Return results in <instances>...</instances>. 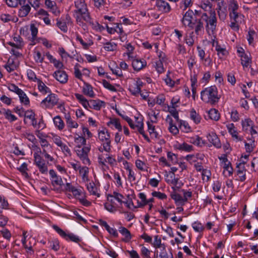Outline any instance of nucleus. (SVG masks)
I'll return each instance as SVG.
<instances>
[{
	"instance_id": "18",
	"label": "nucleus",
	"mask_w": 258,
	"mask_h": 258,
	"mask_svg": "<svg viewBox=\"0 0 258 258\" xmlns=\"http://www.w3.org/2000/svg\"><path fill=\"white\" fill-rule=\"evenodd\" d=\"M207 138L208 141L213 144L215 147L220 148L221 147V144L219 138L215 132H212L209 133Z\"/></svg>"
},
{
	"instance_id": "51",
	"label": "nucleus",
	"mask_w": 258,
	"mask_h": 258,
	"mask_svg": "<svg viewBox=\"0 0 258 258\" xmlns=\"http://www.w3.org/2000/svg\"><path fill=\"white\" fill-rule=\"evenodd\" d=\"M3 114L5 116L6 118L10 121H15L17 119L15 115L12 114L11 111L10 109H4Z\"/></svg>"
},
{
	"instance_id": "38",
	"label": "nucleus",
	"mask_w": 258,
	"mask_h": 258,
	"mask_svg": "<svg viewBox=\"0 0 258 258\" xmlns=\"http://www.w3.org/2000/svg\"><path fill=\"white\" fill-rule=\"evenodd\" d=\"M55 126L59 131L62 130L64 127V123L61 117L59 115L55 116L53 118Z\"/></svg>"
},
{
	"instance_id": "56",
	"label": "nucleus",
	"mask_w": 258,
	"mask_h": 258,
	"mask_svg": "<svg viewBox=\"0 0 258 258\" xmlns=\"http://www.w3.org/2000/svg\"><path fill=\"white\" fill-rule=\"evenodd\" d=\"M48 244H49V247L55 251L59 249V243L57 239L49 241Z\"/></svg>"
},
{
	"instance_id": "29",
	"label": "nucleus",
	"mask_w": 258,
	"mask_h": 258,
	"mask_svg": "<svg viewBox=\"0 0 258 258\" xmlns=\"http://www.w3.org/2000/svg\"><path fill=\"white\" fill-rule=\"evenodd\" d=\"M136 130L138 131L141 135L143 136L144 139L148 142V143L151 142V140L146 134L145 131L144 130V123L143 122H138L137 124H136Z\"/></svg>"
},
{
	"instance_id": "53",
	"label": "nucleus",
	"mask_w": 258,
	"mask_h": 258,
	"mask_svg": "<svg viewBox=\"0 0 258 258\" xmlns=\"http://www.w3.org/2000/svg\"><path fill=\"white\" fill-rule=\"evenodd\" d=\"M192 227L198 232H202L205 229L204 226L200 222L196 221L192 224Z\"/></svg>"
},
{
	"instance_id": "1",
	"label": "nucleus",
	"mask_w": 258,
	"mask_h": 258,
	"mask_svg": "<svg viewBox=\"0 0 258 258\" xmlns=\"http://www.w3.org/2000/svg\"><path fill=\"white\" fill-rule=\"evenodd\" d=\"M74 4L76 8L74 10L75 17L77 23L80 25L84 20L86 23L93 25L85 0H75Z\"/></svg>"
},
{
	"instance_id": "39",
	"label": "nucleus",
	"mask_w": 258,
	"mask_h": 258,
	"mask_svg": "<svg viewBox=\"0 0 258 258\" xmlns=\"http://www.w3.org/2000/svg\"><path fill=\"white\" fill-rule=\"evenodd\" d=\"M239 6L237 1L230 0L228 4L229 14L233 13L238 12Z\"/></svg>"
},
{
	"instance_id": "26",
	"label": "nucleus",
	"mask_w": 258,
	"mask_h": 258,
	"mask_svg": "<svg viewBox=\"0 0 258 258\" xmlns=\"http://www.w3.org/2000/svg\"><path fill=\"white\" fill-rule=\"evenodd\" d=\"M150 121L147 122L148 131L152 138L159 139L161 136L156 131L155 126Z\"/></svg>"
},
{
	"instance_id": "50",
	"label": "nucleus",
	"mask_w": 258,
	"mask_h": 258,
	"mask_svg": "<svg viewBox=\"0 0 258 258\" xmlns=\"http://www.w3.org/2000/svg\"><path fill=\"white\" fill-rule=\"evenodd\" d=\"M58 147H59L61 149V151L64 154V156L66 157H71L72 155V153L69 147L63 142L60 144Z\"/></svg>"
},
{
	"instance_id": "2",
	"label": "nucleus",
	"mask_w": 258,
	"mask_h": 258,
	"mask_svg": "<svg viewBox=\"0 0 258 258\" xmlns=\"http://www.w3.org/2000/svg\"><path fill=\"white\" fill-rule=\"evenodd\" d=\"M201 98L206 103L212 105L217 104L220 98L217 87L213 85L205 88L201 92Z\"/></svg>"
},
{
	"instance_id": "31",
	"label": "nucleus",
	"mask_w": 258,
	"mask_h": 258,
	"mask_svg": "<svg viewBox=\"0 0 258 258\" xmlns=\"http://www.w3.org/2000/svg\"><path fill=\"white\" fill-rule=\"evenodd\" d=\"M21 6V7L19 10L18 16L20 17H26L31 10V7L29 4H24Z\"/></svg>"
},
{
	"instance_id": "7",
	"label": "nucleus",
	"mask_w": 258,
	"mask_h": 258,
	"mask_svg": "<svg viewBox=\"0 0 258 258\" xmlns=\"http://www.w3.org/2000/svg\"><path fill=\"white\" fill-rule=\"evenodd\" d=\"M49 94L40 103V105L43 108H52L58 103V99L57 95L51 93Z\"/></svg>"
},
{
	"instance_id": "45",
	"label": "nucleus",
	"mask_w": 258,
	"mask_h": 258,
	"mask_svg": "<svg viewBox=\"0 0 258 258\" xmlns=\"http://www.w3.org/2000/svg\"><path fill=\"white\" fill-rule=\"evenodd\" d=\"M75 143L77 145V146L80 148L81 146L86 145V140L85 137L81 136L76 134L74 138Z\"/></svg>"
},
{
	"instance_id": "46",
	"label": "nucleus",
	"mask_w": 258,
	"mask_h": 258,
	"mask_svg": "<svg viewBox=\"0 0 258 258\" xmlns=\"http://www.w3.org/2000/svg\"><path fill=\"white\" fill-rule=\"evenodd\" d=\"M201 8L204 11V13L211 14L212 12H215V10L212 9V4L209 2L201 3Z\"/></svg>"
},
{
	"instance_id": "62",
	"label": "nucleus",
	"mask_w": 258,
	"mask_h": 258,
	"mask_svg": "<svg viewBox=\"0 0 258 258\" xmlns=\"http://www.w3.org/2000/svg\"><path fill=\"white\" fill-rule=\"evenodd\" d=\"M56 26L63 32H67L68 31V27L66 22L62 21L60 20L56 19Z\"/></svg>"
},
{
	"instance_id": "48",
	"label": "nucleus",
	"mask_w": 258,
	"mask_h": 258,
	"mask_svg": "<svg viewBox=\"0 0 258 258\" xmlns=\"http://www.w3.org/2000/svg\"><path fill=\"white\" fill-rule=\"evenodd\" d=\"M190 117L196 124L199 123L201 120L200 115L196 112L194 109H192L190 111Z\"/></svg>"
},
{
	"instance_id": "36",
	"label": "nucleus",
	"mask_w": 258,
	"mask_h": 258,
	"mask_svg": "<svg viewBox=\"0 0 258 258\" xmlns=\"http://www.w3.org/2000/svg\"><path fill=\"white\" fill-rule=\"evenodd\" d=\"M65 119L66 121L67 126L69 130H71L72 128H76L78 127V123L72 118L70 114L66 115Z\"/></svg>"
},
{
	"instance_id": "13",
	"label": "nucleus",
	"mask_w": 258,
	"mask_h": 258,
	"mask_svg": "<svg viewBox=\"0 0 258 258\" xmlns=\"http://www.w3.org/2000/svg\"><path fill=\"white\" fill-rule=\"evenodd\" d=\"M90 150V148L84 147L81 150L77 151V155L84 164H87L90 163V160L88 157V153Z\"/></svg>"
},
{
	"instance_id": "24",
	"label": "nucleus",
	"mask_w": 258,
	"mask_h": 258,
	"mask_svg": "<svg viewBox=\"0 0 258 258\" xmlns=\"http://www.w3.org/2000/svg\"><path fill=\"white\" fill-rule=\"evenodd\" d=\"M75 96L80 103L86 109L89 110L90 108V100L87 99L82 94L76 93Z\"/></svg>"
},
{
	"instance_id": "52",
	"label": "nucleus",
	"mask_w": 258,
	"mask_h": 258,
	"mask_svg": "<svg viewBox=\"0 0 258 258\" xmlns=\"http://www.w3.org/2000/svg\"><path fill=\"white\" fill-rule=\"evenodd\" d=\"M104 49L106 51H113L117 49V44L114 42H108L104 44Z\"/></svg>"
},
{
	"instance_id": "58",
	"label": "nucleus",
	"mask_w": 258,
	"mask_h": 258,
	"mask_svg": "<svg viewBox=\"0 0 258 258\" xmlns=\"http://www.w3.org/2000/svg\"><path fill=\"white\" fill-rule=\"evenodd\" d=\"M39 169V171L42 174H46L48 172V168L44 160L41 163L36 165Z\"/></svg>"
},
{
	"instance_id": "16",
	"label": "nucleus",
	"mask_w": 258,
	"mask_h": 258,
	"mask_svg": "<svg viewBox=\"0 0 258 258\" xmlns=\"http://www.w3.org/2000/svg\"><path fill=\"white\" fill-rule=\"evenodd\" d=\"M8 44L18 49H22L25 44L23 38L20 35H16L13 37V41L8 42Z\"/></svg>"
},
{
	"instance_id": "19",
	"label": "nucleus",
	"mask_w": 258,
	"mask_h": 258,
	"mask_svg": "<svg viewBox=\"0 0 258 258\" xmlns=\"http://www.w3.org/2000/svg\"><path fill=\"white\" fill-rule=\"evenodd\" d=\"M191 29H195L196 34L197 35H200L204 31V25L202 22V19H196L192 23V27H189Z\"/></svg>"
},
{
	"instance_id": "54",
	"label": "nucleus",
	"mask_w": 258,
	"mask_h": 258,
	"mask_svg": "<svg viewBox=\"0 0 258 258\" xmlns=\"http://www.w3.org/2000/svg\"><path fill=\"white\" fill-rule=\"evenodd\" d=\"M167 159L170 164H175L178 162L177 156L171 152L167 153Z\"/></svg>"
},
{
	"instance_id": "6",
	"label": "nucleus",
	"mask_w": 258,
	"mask_h": 258,
	"mask_svg": "<svg viewBox=\"0 0 258 258\" xmlns=\"http://www.w3.org/2000/svg\"><path fill=\"white\" fill-rule=\"evenodd\" d=\"M52 228L60 236L66 240H70L77 243H79L81 241V238L78 236L72 233H67L64 231L56 225H53L52 226Z\"/></svg>"
},
{
	"instance_id": "32",
	"label": "nucleus",
	"mask_w": 258,
	"mask_h": 258,
	"mask_svg": "<svg viewBox=\"0 0 258 258\" xmlns=\"http://www.w3.org/2000/svg\"><path fill=\"white\" fill-rule=\"evenodd\" d=\"M79 175L82 178V181L84 182H88L89 179V168L86 166H83L79 171Z\"/></svg>"
},
{
	"instance_id": "8",
	"label": "nucleus",
	"mask_w": 258,
	"mask_h": 258,
	"mask_svg": "<svg viewBox=\"0 0 258 258\" xmlns=\"http://www.w3.org/2000/svg\"><path fill=\"white\" fill-rule=\"evenodd\" d=\"M106 158H104L102 153H99L98 154V162L102 166H106V162H107L111 166H114L116 164V160L112 156H110L108 154L106 155Z\"/></svg>"
},
{
	"instance_id": "15",
	"label": "nucleus",
	"mask_w": 258,
	"mask_h": 258,
	"mask_svg": "<svg viewBox=\"0 0 258 258\" xmlns=\"http://www.w3.org/2000/svg\"><path fill=\"white\" fill-rule=\"evenodd\" d=\"M193 19V12L192 10H189L187 12H185L184 15L183 16V18L181 20V22L182 24L185 27H192Z\"/></svg>"
},
{
	"instance_id": "23",
	"label": "nucleus",
	"mask_w": 258,
	"mask_h": 258,
	"mask_svg": "<svg viewBox=\"0 0 258 258\" xmlns=\"http://www.w3.org/2000/svg\"><path fill=\"white\" fill-rule=\"evenodd\" d=\"M247 142L244 141L245 148L246 152L250 153L253 151L256 146L255 141L253 137L247 138Z\"/></svg>"
},
{
	"instance_id": "41",
	"label": "nucleus",
	"mask_w": 258,
	"mask_h": 258,
	"mask_svg": "<svg viewBox=\"0 0 258 258\" xmlns=\"http://www.w3.org/2000/svg\"><path fill=\"white\" fill-rule=\"evenodd\" d=\"M104 102L99 100H90V108L96 110H99Z\"/></svg>"
},
{
	"instance_id": "22",
	"label": "nucleus",
	"mask_w": 258,
	"mask_h": 258,
	"mask_svg": "<svg viewBox=\"0 0 258 258\" xmlns=\"http://www.w3.org/2000/svg\"><path fill=\"white\" fill-rule=\"evenodd\" d=\"M147 62L144 59H134L132 61V66L134 70L139 71L145 68Z\"/></svg>"
},
{
	"instance_id": "40",
	"label": "nucleus",
	"mask_w": 258,
	"mask_h": 258,
	"mask_svg": "<svg viewBox=\"0 0 258 258\" xmlns=\"http://www.w3.org/2000/svg\"><path fill=\"white\" fill-rule=\"evenodd\" d=\"M20 102L25 106L30 105V100L26 94L22 90L18 94Z\"/></svg>"
},
{
	"instance_id": "55",
	"label": "nucleus",
	"mask_w": 258,
	"mask_h": 258,
	"mask_svg": "<svg viewBox=\"0 0 258 258\" xmlns=\"http://www.w3.org/2000/svg\"><path fill=\"white\" fill-rule=\"evenodd\" d=\"M185 41L186 44L189 46H191L194 45L195 42V38L194 32H190L188 35H186L185 37Z\"/></svg>"
},
{
	"instance_id": "43",
	"label": "nucleus",
	"mask_w": 258,
	"mask_h": 258,
	"mask_svg": "<svg viewBox=\"0 0 258 258\" xmlns=\"http://www.w3.org/2000/svg\"><path fill=\"white\" fill-rule=\"evenodd\" d=\"M204 156L203 155H200L198 154L196 155H188L185 157V159L190 163H192L193 162H197L199 159L202 160L204 159Z\"/></svg>"
},
{
	"instance_id": "61",
	"label": "nucleus",
	"mask_w": 258,
	"mask_h": 258,
	"mask_svg": "<svg viewBox=\"0 0 258 258\" xmlns=\"http://www.w3.org/2000/svg\"><path fill=\"white\" fill-rule=\"evenodd\" d=\"M0 18L2 21L5 23L15 21V18L13 16L7 14H2L0 16Z\"/></svg>"
},
{
	"instance_id": "63",
	"label": "nucleus",
	"mask_w": 258,
	"mask_h": 258,
	"mask_svg": "<svg viewBox=\"0 0 258 258\" xmlns=\"http://www.w3.org/2000/svg\"><path fill=\"white\" fill-rule=\"evenodd\" d=\"M178 122H179L180 127L183 131L187 133L190 131V127L187 122L180 119Z\"/></svg>"
},
{
	"instance_id": "17",
	"label": "nucleus",
	"mask_w": 258,
	"mask_h": 258,
	"mask_svg": "<svg viewBox=\"0 0 258 258\" xmlns=\"http://www.w3.org/2000/svg\"><path fill=\"white\" fill-rule=\"evenodd\" d=\"M53 76L55 79L61 84H66L68 81V76L67 73L62 70L55 71Z\"/></svg>"
},
{
	"instance_id": "20",
	"label": "nucleus",
	"mask_w": 258,
	"mask_h": 258,
	"mask_svg": "<svg viewBox=\"0 0 258 258\" xmlns=\"http://www.w3.org/2000/svg\"><path fill=\"white\" fill-rule=\"evenodd\" d=\"M246 161H242V163H240L237 167L238 168L237 173L239 177V180L240 181H244L246 179L245 171L244 164Z\"/></svg>"
},
{
	"instance_id": "4",
	"label": "nucleus",
	"mask_w": 258,
	"mask_h": 258,
	"mask_svg": "<svg viewBox=\"0 0 258 258\" xmlns=\"http://www.w3.org/2000/svg\"><path fill=\"white\" fill-rule=\"evenodd\" d=\"M201 19L206 23L205 28L207 33L214 34L217 24L216 12H212L211 14L201 12Z\"/></svg>"
},
{
	"instance_id": "3",
	"label": "nucleus",
	"mask_w": 258,
	"mask_h": 258,
	"mask_svg": "<svg viewBox=\"0 0 258 258\" xmlns=\"http://www.w3.org/2000/svg\"><path fill=\"white\" fill-rule=\"evenodd\" d=\"M98 137L101 145L97 149L99 153H102L104 151L110 153L111 151L110 135L108 131L105 128L99 129L98 131Z\"/></svg>"
},
{
	"instance_id": "47",
	"label": "nucleus",
	"mask_w": 258,
	"mask_h": 258,
	"mask_svg": "<svg viewBox=\"0 0 258 258\" xmlns=\"http://www.w3.org/2000/svg\"><path fill=\"white\" fill-rule=\"evenodd\" d=\"M208 114L210 119L215 121H218L220 117L218 110L215 108L211 109L209 111Z\"/></svg>"
},
{
	"instance_id": "25",
	"label": "nucleus",
	"mask_w": 258,
	"mask_h": 258,
	"mask_svg": "<svg viewBox=\"0 0 258 258\" xmlns=\"http://www.w3.org/2000/svg\"><path fill=\"white\" fill-rule=\"evenodd\" d=\"M82 92L84 94L91 98H93L95 96L92 86L88 83L84 84Z\"/></svg>"
},
{
	"instance_id": "9",
	"label": "nucleus",
	"mask_w": 258,
	"mask_h": 258,
	"mask_svg": "<svg viewBox=\"0 0 258 258\" xmlns=\"http://www.w3.org/2000/svg\"><path fill=\"white\" fill-rule=\"evenodd\" d=\"M143 83L140 78H137L135 82L129 86V91L134 96L139 94L141 92V88L143 86Z\"/></svg>"
},
{
	"instance_id": "34",
	"label": "nucleus",
	"mask_w": 258,
	"mask_h": 258,
	"mask_svg": "<svg viewBox=\"0 0 258 258\" xmlns=\"http://www.w3.org/2000/svg\"><path fill=\"white\" fill-rule=\"evenodd\" d=\"M151 244L153 246L157 248H162L163 250L165 249V245L164 243H162L161 238L159 235H156L154 236V241L151 242Z\"/></svg>"
},
{
	"instance_id": "64",
	"label": "nucleus",
	"mask_w": 258,
	"mask_h": 258,
	"mask_svg": "<svg viewBox=\"0 0 258 258\" xmlns=\"http://www.w3.org/2000/svg\"><path fill=\"white\" fill-rule=\"evenodd\" d=\"M151 251L143 246L141 249V254L144 258H151Z\"/></svg>"
},
{
	"instance_id": "33",
	"label": "nucleus",
	"mask_w": 258,
	"mask_h": 258,
	"mask_svg": "<svg viewBox=\"0 0 258 258\" xmlns=\"http://www.w3.org/2000/svg\"><path fill=\"white\" fill-rule=\"evenodd\" d=\"M179 179L175 177V175L173 173L169 172L168 174L166 176L165 180L166 181L170 184L176 186L178 184V181Z\"/></svg>"
},
{
	"instance_id": "10",
	"label": "nucleus",
	"mask_w": 258,
	"mask_h": 258,
	"mask_svg": "<svg viewBox=\"0 0 258 258\" xmlns=\"http://www.w3.org/2000/svg\"><path fill=\"white\" fill-rule=\"evenodd\" d=\"M212 45L215 47V50L217 52V55L219 58L222 59L227 56L228 54V51L226 50L224 45H221L218 41H213Z\"/></svg>"
},
{
	"instance_id": "57",
	"label": "nucleus",
	"mask_w": 258,
	"mask_h": 258,
	"mask_svg": "<svg viewBox=\"0 0 258 258\" xmlns=\"http://www.w3.org/2000/svg\"><path fill=\"white\" fill-rule=\"evenodd\" d=\"M139 198L141 200V202L138 203L139 207H144L146 205H147V204H148V202H147V199L146 198V196L145 195V194L144 193H143V192L139 193Z\"/></svg>"
},
{
	"instance_id": "11",
	"label": "nucleus",
	"mask_w": 258,
	"mask_h": 258,
	"mask_svg": "<svg viewBox=\"0 0 258 258\" xmlns=\"http://www.w3.org/2000/svg\"><path fill=\"white\" fill-rule=\"evenodd\" d=\"M18 66L19 61L18 58L10 57L8 59L7 63L4 66V68L6 69L8 72L11 73L17 70Z\"/></svg>"
},
{
	"instance_id": "37",
	"label": "nucleus",
	"mask_w": 258,
	"mask_h": 258,
	"mask_svg": "<svg viewBox=\"0 0 258 258\" xmlns=\"http://www.w3.org/2000/svg\"><path fill=\"white\" fill-rule=\"evenodd\" d=\"M242 130L245 132H247L249 129L252 127L254 125L253 121L249 118H245L241 121Z\"/></svg>"
},
{
	"instance_id": "42",
	"label": "nucleus",
	"mask_w": 258,
	"mask_h": 258,
	"mask_svg": "<svg viewBox=\"0 0 258 258\" xmlns=\"http://www.w3.org/2000/svg\"><path fill=\"white\" fill-rule=\"evenodd\" d=\"M86 186L88 190L91 195L96 196L97 197H100V194L98 193L97 188L93 182L87 183Z\"/></svg>"
},
{
	"instance_id": "21",
	"label": "nucleus",
	"mask_w": 258,
	"mask_h": 258,
	"mask_svg": "<svg viewBox=\"0 0 258 258\" xmlns=\"http://www.w3.org/2000/svg\"><path fill=\"white\" fill-rule=\"evenodd\" d=\"M173 147L175 149L179 150L181 151L189 152L193 150L192 146L189 145L185 142H183L182 143L176 142L175 144H174Z\"/></svg>"
},
{
	"instance_id": "35",
	"label": "nucleus",
	"mask_w": 258,
	"mask_h": 258,
	"mask_svg": "<svg viewBox=\"0 0 258 258\" xmlns=\"http://www.w3.org/2000/svg\"><path fill=\"white\" fill-rule=\"evenodd\" d=\"M37 84L38 89L42 94L46 95L51 93L50 89L41 80H37Z\"/></svg>"
},
{
	"instance_id": "28",
	"label": "nucleus",
	"mask_w": 258,
	"mask_h": 258,
	"mask_svg": "<svg viewBox=\"0 0 258 258\" xmlns=\"http://www.w3.org/2000/svg\"><path fill=\"white\" fill-rule=\"evenodd\" d=\"M228 132L232 136V138L237 141H241V138L238 136V132L235 130L233 123H230L227 125Z\"/></svg>"
},
{
	"instance_id": "12",
	"label": "nucleus",
	"mask_w": 258,
	"mask_h": 258,
	"mask_svg": "<svg viewBox=\"0 0 258 258\" xmlns=\"http://www.w3.org/2000/svg\"><path fill=\"white\" fill-rule=\"evenodd\" d=\"M155 6L158 11L163 13H168L171 11L170 5L164 0H156Z\"/></svg>"
},
{
	"instance_id": "44",
	"label": "nucleus",
	"mask_w": 258,
	"mask_h": 258,
	"mask_svg": "<svg viewBox=\"0 0 258 258\" xmlns=\"http://www.w3.org/2000/svg\"><path fill=\"white\" fill-rule=\"evenodd\" d=\"M107 125L109 126H113L116 129L118 130L119 132H121L122 130L121 125L119 122V119L116 118H112L107 122Z\"/></svg>"
},
{
	"instance_id": "5",
	"label": "nucleus",
	"mask_w": 258,
	"mask_h": 258,
	"mask_svg": "<svg viewBox=\"0 0 258 258\" xmlns=\"http://www.w3.org/2000/svg\"><path fill=\"white\" fill-rule=\"evenodd\" d=\"M229 15L231 21L229 26L232 30L235 31H238L239 29V25L242 23L244 20V15L238 12L233 13Z\"/></svg>"
},
{
	"instance_id": "59",
	"label": "nucleus",
	"mask_w": 258,
	"mask_h": 258,
	"mask_svg": "<svg viewBox=\"0 0 258 258\" xmlns=\"http://www.w3.org/2000/svg\"><path fill=\"white\" fill-rule=\"evenodd\" d=\"M135 164L136 167L141 171H146L147 166L146 164V163L141 161L140 159H138L135 162Z\"/></svg>"
},
{
	"instance_id": "60",
	"label": "nucleus",
	"mask_w": 258,
	"mask_h": 258,
	"mask_svg": "<svg viewBox=\"0 0 258 258\" xmlns=\"http://www.w3.org/2000/svg\"><path fill=\"white\" fill-rule=\"evenodd\" d=\"M18 170L22 173V174L26 177H28L29 175L27 173L28 168L27 164L26 163H23L19 168Z\"/></svg>"
},
{
	"instance_id": "14",
	"label": "nucleus",
	"mask_w": 258,
	"mask_h": 258,
	"mask_svg": "<svg viewBox=\"0 0 258 258\" xmlns=\"http://www.w3.org/2000/svg\"><path fill=\"white\" fill-rule=\"evenodd\" d=\"M49 173L50 176L51 184L54 187L55 186H61L63 184V181L61 177L57 175V174L54 170H50L49 171Z\"/></svg>"
},
{
	"instance_id": "30",
	"label": "nucleus",
	"mask_w": 258,
	"mask_h": 258,
	"mask_svg": "<svg viewBox=\"0 0 258 258\" xmlns=\"http://www.w3.org/2000/svg\"><path fill=\"white\" fill-rule=\"evenodd\" d=\"M120 233L124 236L122 240L124 242H128L132 238L131 234L130 231L124 227H120L118 229Z\"/></svg>"
},
{
	"instance_id": "49",
	"label": "nucleus",
	"mask_w": 258,
	"mask_h": 258,
	"mask_svg": "<svg viewBox=\"0 0 258 258\" xmlns=\"http://www.w3.org/2000/svg\"><path fill=\"white\" fill-rule=\"evenodd\" d=\"M76 198L79 200L80 203L84 206L89 207L91 204V203L86 199V193L84 191L82 192V196H79Z\"/></svg>"
},
{
	"instance_id": "27",
	"label": "nucleus",
	"mask_w": 258,
	"mask_h": 258,
	"mask_svg": "<svg viewBox=\"0 0 258 258\" xmlns=\"http://www.w3.org/2000/svg\"><path fill=\"white\" fill-rule=\"evenodd\" d=\"M240 59L241 63L243 68H248L252 62L251 55L248 52L244 55H241L240 57Z\"/></svg>"
}]
</instances>
